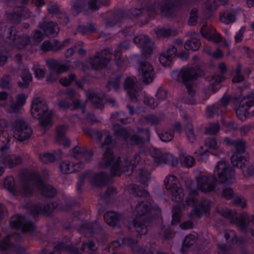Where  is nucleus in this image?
Here are the masks:
<instances>
[{
  "mask_svg": "<svg viewBox=\"0 0 254 254\" xmlns=\"http://www.w3.org/2000/svg\"><path fill=\"white\" fill-rule=\"evenodd\" d=\"M83 131L85 133L100 143L102 147L106 146V150L102 156L100 165L101 167L109 168L113 176H120L123 173H127V175H130L134 166L138 164L145 163L144 156L147 153L150 155L154 163L157 165L165 163L175 166L178 164V159L173 154L169 153L163 154L159 149L153 147H149L147 151H141L140 155H135L133 160L129 161L127 156L119 157L114 155L112 150L113 140L108 131L103 130L99 132L90 128H84Z\"/></svg>",
  "mask_w": 254,
  "mask_h": 254,
  "instance_id": "1",
  "label": "nucleus"
},
{
  "mask_svg": "<svg viewBox=\"0 0 254 254\" xmlns=\"http://www.w3.org/2000/svg\"><path fill=\"white\" fill-rule=\"evenodd\" d=\"M129 191L136 195L130 202V207L127 208L128 212L134 217L129 221V225L133 227L138 235L142 236L147 232L145 224L150 217L159 216L161 210L157 205L151 202L148 191L143 188L133 185L129 187Z\"/></svg>",
  "mask_w": 254,
  "mask_h": 254,
  "instance_id": "2",
  "label": "nucleus"
},
{
  "mask_svg": "<svg viewBox=\"0 0 254 254\" xmlns=\"http://www.w3.org/2000/svg\"><path fill=\"white\" fill-rule=\"evenodd\" d=\"M213 173L214 176L202 175L195 178V181L188 188L189 196L186 200L188 207L196 206L198 190L205 193L216 191V177H217L218 182L221 183H232L235 181V171L230 167L229 162L224 159L217 162L215 166Z\"/></svg>",
  "mask_w": 254,
  "mask_h": 254,
  "instance_id": "3",
  "label": "nucleus"
},
{
  "mask_svg": "<svg viewBox=\"0 0 254 254\" xmlns=\"http://www.w3.org/2000/svg\"><path fill=\"white\" fill-rule=\"evenodd\" d=\"M48 174L47 169L43 170V175L33 171L30 173L29 177L22 181L18 186H16L13 177L8 176L3 180V188L17 198L28 197L37 193L47 197H53L56 194V190L52 186L45 184L42 179Z\"/></svg>",
  "mask_w": 254,
  "mask_h": 254,
  "instance_id": "4",
  "label": "nucleus"
},
{
  "mask_svg": "<svg viewBox=\"0 0 254 254\" xmlns=\"http://www.w3.org/2000/svg\"><path fill=\"white\" fill-rule=\"evenodd\" d=\"M166 188L172 196V199L178 204L173 209L172 221L173 225L178 224L180 220L182 211L188 209L186 201L184 200V193L181 188L178 179L174 175L166 177L164 180Z\"/></svg>",
  "mask_w": 254,
  "mask_h": 254,
  "instance_id": "5",
  "label": "nucleus"
},
{
  "mask_svg": "<svg viewBox=\"0 0 254 254\" xmlns=\"http://www.w3.org/2000/svg\"><path fill=\"white\" fill-rule=\"evenodd\" d=\"M4 30L3 34L0 31V34L3 37L15 40L14 42L15 48L18 50H25L32 51L35 49V46H37L44 38V35L39 29L35 30L32 36L30 37L26 35H23L16 38L17 31L14 27L11 26L7 28L3 27Z\"/></svg>",
  "mask_w": 254,
  "mask_h": 254,
  "instance_id": "6",
  "label": "nucleus"
},
{
  "mask_svg": "<svg viewBox=\"0 0 254 254\" xmlns=\"http://www.w3.org/2000/svg\"><path fill=\"white\" fill-rule=\"evenodd\" d=\"M224 142L229 146L233 147V155L231 160L233 166L240 169L245 176H251L254 172V167L246 157L241 154L245 151V142L241 139L234 140L229 137L224 139Z\"/></svg>",
  "mask_w": 254,
  "mask_h": 254,
  "instance_id": "7",
  "label": "nucleus"
},
{
  "mask_svg": "<svg viewBox=\"0 0 254 254\" xmlns=\"http://www.w3.org/2000/svg\"><path fill=\"white\" fill-rule=\"evenodd\" d=\"M201 71L197 66L189 65L185 67L181 70L173 71L171 73V77L175 80L183 82L188 90L189 95L191 97L190 99H187V102L190 105L196 103L193 96L195 94V87L193 81L200 76Z\"/></svg>",
  "mask_w": 254,
  "mask_h": 254,
  "instance_id": "8",
  "label": "nucleus"
},
{
  "mask_svg": "<svg viewBox=\"0 0 254 254\" xmlns=\"http://www.w3.org/2000/svg\"><path fill=\"white\" fill-rule=\"evenodd\" d=\"M70 155L78 161L62 162L60 165V168L63 174H70L80 171L83 168L84 163L88 162L91 160L93 153L85 147L76 146L70 151Z\"/></svg>",
  "mask_w": 254,
  "mask_h": 254,
  "instance_id": "9",
  "label": "nucleus"
},
{
  "mask_svg": "<svg viewBox=\"0 0 254 254\" xmlns=\"http://www.w3.org/2000/svg\"><path fill=\"white\" fill-rule=\"evenodd\" d=\"M31 114L34 119L38 120L42 127L46 128L52 124L53 111L42 98H36L32 100Z\"/></svg>",
  "mask_w": 254,
  "mask_h": 254,
  "instance_id": "10",
  "label": "nucleus"
},
{
  "mask_svg": "<svg viewBox=\"0 0 254 254\" xmlns=\"http://www.w3.org/2000/svg\"><path fill=\"white\" fill-rule=\"evenodd\" d=\"M115 135L122 140L129 141L131 144H141L148 141L150 138V132L147 129L144 130L141 136L132 135V132L128 129L123 128L119 125L114 126Z\"/></svg>",
  "mask_w": 254,
  "mask_h": 254,
  "instance_id": "11",
  "label": "nucleus"
},
{
  "mask_svg": "<svg viewBox=\"0 0 254 254\" xmlns=\"http://www.w3.org/2000/svg\"><path fill=\"white\" fill-rule=\"evenodd\" d=\"M217 211L221 216L230 219L231 223L236 224L243 231L246 230L248 220L251 221L254 224V215L248 218L244 216L238 217L235 211L231 210L226 207H218L217 208Z\"/></svg>",
  "mask_w": 254,
  "mask_h": 254,
  "instance_id": "12",
  "label": "nucleus"
},
{
  "mask_svg": "<svg viewBox=\"0 0 254 254\" xmlns=\"http://www.w3.org/2000/svg\"><path fill=\"white\" fill-rule=\"evenodd\" d=\"M236 114L241 121L254 115V93L242 98L236 110Z\"/></svg>",
  "mask_w": 254,
  "mask_h": 254,
  "instance_id": "13",
  "label": "nucleus"
},
{
  "mask_svg": "<svg viewBox=\"0 0 254 254\" xmlns=\"http://www.w3.org/2000/svg\"><path fill=\"white\" fill-rule=\"evenodd\" d=\"M12 127L13 135H11L12 140L11 143L13 142L14 139L23 141L30 137L32 134L31 127L22 119H18L14 121L12 123Z\"/></svg>",
  "mask_w": 254,
  "mask_h": 254,
  "instance_id": "14",
  "label": "nucleus"
},
{
  "mask_svg": "<svg viewBox=\"0 0 254 254\" xmlns=\"http://www.w3.org/2000/svg\"><path fill=\"white\" fill-rule=\"evenodd\" d=\"M108 179V175L104 172L94 174L90 171H87L79 177L77 190H79L81 189V183L84 181H87L94 186L101 187L107 183Z\"/></svg>",
  "mask_w": 254,
  "mask_h": 254,
  "instance_id": "15",
  "label": "nucleus"
},
{
  "mask_svg": "<svg viewBox=\"0 0 254 254\" xmlns=\"http://www.w3.org/2000/svg\"><path fill=\"white\" fill-rule=\"evenodd\" d=\"M218 68L221 72L220 75H214L207 77L206 80L209 82V85L207 89H205L203 93L205 96V100L207 99L210 95L214 93L217 90L216 85L224 80L223 74L226 71L227 66L224 63L219 64Z\"/></svg>",
  "mask_w": 254,
  "mask_h": 254,
  "instance_id": "16",
  "label": "nucleus"
},
{
  "mask_svg": "<svg viewBox=\"0 0 254 254\" xmlns=\"http://www.w3.org/2000/svg\"><path fill=\"white\" fill-rule=\"evenodd\" d=\"M11 227L23 232L32 233L35 230V225L29 219L24 216L16 215L10 219Z\"/></svg>",
  "mask_w": 254,
  "mask_h": 254,
  "instance_id": "17",
  "label": "nucleus"
},
{
  "mask_svg": "<svg viewBox=\"0 0 254 254\" xmlns=\"http://www.w3.org/2000/svg\"><path fill=\"white\" fill-rule=\"evenodd\" d=\"M111 57V50L110 49H105L100 53H98L94 58L90 60V66L83 65L82 69L85 70L90 67L95 69L102 68L110 61Z\"/></svg>",
  "mask_w": 254,
  "mask_h": 254,
  "instance_id": "18",
  "label": "nucleus"
},
{
  "mask_svg": "<svg viewBox=\"0 0 254 254\" xmlns=\"http://www.w3.org/2000/svg\"><path fill=\"white\" fill-rule=\"evenodd\" d=\"M46 64L48 67L52 70L51 72L48 75L47 80L48 81H53L58 79L60 74L70 69L68 62L64 64H60L54 59H49L47 61Z\"/></svg>",
  "mask_w": 254,
  "mask_h": 254,
  "instance_id": "19",
  "label": "nucleus"
},
{
  "mask_svg": "<svg viewBox=\"0 0 254 254\" xmlns=\"http://www.w3.org/2000/svg\"><path fill=\"white\" fill-rule=\"evenodd\" d=\"M138 71L143 82L146 84L152 82L155 78V72L154 67L152 64L147 61L140 63Z\"/></svg>",
  "mask_w": 254,
  "mask_h": 254,
  "instance_id": "20",
  "label": "nucleus"
},
{
  "mask_svg": "<svg viewBox=\"0 0 254 254\" xmlns=\"http://www.w3.org/2000/svg\"><path fill=\"white\" fill-rule=\"evenodd\" d=\"M124 88L132 102H135L138 100L141 88L137 84V80L135 78L127 77L124 83Z\"/></svg>",
  "mask_w": 254,
  "mask_h": 254,
  "instance_id": "21",
  "label": "nucleus"
},
{
  "mask_svg": "<svg viewBox=\"0 0 254 254\" xmlns=\"http://www.w3.org/2000/svg\"><path fill=\"white\" fill-rule=\"evenodd\" d=\"M228 96H224L221 99L219 104L208 106L206 110V115L209 118H212L215 115H221L226 111V106L230 101Z\"/></svg>",
  "mask_w": 254,
  "mask_h": 254,
  "instance_id": "22",
  "label": "nucleus"
},
{
  "mask_svg": "<svg viewBox=\"0 0 254 254\" xmlns=\"http://www.w3.org/2000/svg\"><path fill=\"white\" fill-rule=\"evenodd\" d=\"M134 42L144 55H150L154 48V43L145 35H139L134 39Z\"/></svg>",
  "mask_w": 254,
  "mask_h": 254,
  "instance_id": "23",
  "label": "nucleus"
},
{
  "mask_svg": "<svg viewBox=\"0 0 254 254\" xmlns=\"http://www.w3.org/2000/svg\"><path fill=\"white\" fill-rule=\"evenodd\" d=\"M8 126L7 121L4 119H0V147L2 151H5L8 148V144L12 140L11 135L6 130Z\"/></svg>",
  "mask_w": 254,
  "mask_h": 254,
  "instance_id": "24",
  "label": "nucleus"
},
{
  "mask_svg": "<svg viewBox=\"0 0 254 254\" xmlns=\"http://www.w3.org/2000/svg\"><path fill=\"white\" fill-rule=\"evenodd\" d=\"M8 144V148L5 151H2L0 147V164H2L9 168H13L16 165L19 164L21 161V158L18 155L13 154H7L9 148Z\"/></svg>",
  "mask_w": 254,
  "mask_h": 254,
  "instance_id": "25",
  "label": "nucleus"
},
{
  "mask_svg": "<svg viewBox=\"0 0 254 254\" xmlns=\"http://www.w3.org/2000/svg\"><path fill=\"white\" fill-rule=\"evenodd\" d=\"M10 237L13 239L14 237L7 236L0 241V250L3 254H11L24 251V248L19 246H15L10 240Z\"/></svg>",
  "mask_w": 254,
  "mask_h": 254,
  "instance_id": "26",
  "label": "nucleus"
},
{
  "mask_svg": "<svg viewBox=\"0 0 254 254\" xmlns=\"http://www.w3.org/2000/svg\"><path fill=\"white\" fill-rule=\"evenodd\" d=\"M212 206V202L206 199H202L197 206L195 207L189 214V217L193 219L200 218L204 214L208 213Z\"/></svg>",
  "mask_w": 254,
  "mask_h": 254,
  "instance_id": "27",
  "label": "nucleus"
},
{
  "mask_svg": "<svg viewBox=\"0 0 254 254\" xmlns=\"http://www.w3.org/2000/svg\"><path fill=\"white\" fill-rule=\"evenodd\" d=\"M177 52V48L173 46L163 51L159 56L160 64L164 66H170L176 57Z\"/></svg>",
  "mask_w": 254,
  "mask_h": 254,
  "instance_id": "28",
  "label": "nucleus"
},
{
  "mask_svg": "<svg viewBox=\"0 0 254 254\" xmlns=\"http://www.w3.org/2000/svg\"><path fill=\"white\" fill-rule=\"evenodd\" d=\"M69 41V39H66L62 43H61L57 40L52 41L46 40L41 44L40 47L41 50L43 51H56L61 49L64 47L68 46Z\"/></svg>",
  "mask_w": 254,
  "mask_h": 254,
  "instance_id": "29",
  "label": "nucleus"
},
{
  "mask_svg": "<svg viewBox=\"0 0 254 254\" xmlns=\"http://www.w3.org/2000/svg\"><path fill=\"white\" fill-rule=\"evenodd\" d=\"M202 36L208 41L218 43L221 40L220 35L216 32L215 29L210 25L204 24L201 29Z\"/></svg>",
  "mask_w": 254,
  "mask_h": 254,
  "instance_id": "30",
  "label": "nucleus"
},
{
  "mask_svg": "<svg viewBox=\"0 0 254 254\" xmlns=\"http://www.w3.org/2000/svg\"><path fill=\"white\" fill-rule=\"evenodd\" d=\"M87 100L90 102L96 108H101L106 100L109 104L114 106L116 105V101L114 99H107L99 97L93 91L88 92L87 94Z\"/></svg>",
  "mask_w": 254,
  "mask_h": 254,
  "instance_id": "31",
  "label": "nucleus"
},
{
  "mask_svg": "<svg viewBox=\"0 0 254 254\" xmlns=\"http://www.w3.org/2000/svg\"><path fill=\"white\" fill-rule=\"evenodd\" d=\"M241 13L242 11L239 8L225 11L220 14V20L225 24H232L236 21V17Z\"/></svg>",
  "mask_w": 254,
  "mask_h": 254,
  "instance_id": "32",
  "label": "nucleus"
},
{
  "mask_svg": "<svg viewBox=\"0 0 254 254\" xmlns=\"http://www.w3.org/2000/svg\"><path fill=\"white\" fill-rule=\"evenodd\" d=\"M20 13H16V11H19L16 8L14 9L13 12L7 13L6 15L7 18L15 23H19L22 19H26L30 16V13L29 10L25 8H20Z\"/></svg>",
  "mask_w": 254,
  "mask_h": 254,
  "instance_id": "33",
  "label": "nucleus"
},
{
  "mask_svg": "<svg viewBox=\"0 0 254 254\" xmlns=\"http://www.w3.org/2000/svg\"><path fill=\"white\" fill-rule=\"evenodd\" d=\"M135 242L129 238H125L120 240L114 241L110 244L107 249L104 250V254H114L116 252V248L122 245L132 246Z\"/></svg>",
  "mask_w": 254,
  "mask_h": 254,
  "instance_id": "34",
  "label": "nucleus"
},
{
  "mask_svg": "<svg viewBox=\"0 0 254 254\" xmlns=\"http://www.w3.org/2000/svg\"><path fill=\"white\" fill-rule=\"evenodd\" d=\"M67 129V127L65 125H60L56 129V141L65 147H68L70 144L69 141L65 136V133Z\"/></svg>",
  "mask_w": 254,
  "mask_h": 254,
  "instance_id": "35",
  "label": "nucleus"
},
{
  "mask_svg": "<svg viewBox=\"0 0 254 254\" xmlns=\"http://www.w3.org/2000/svg\"><path fill=\"white\" fill-rule=\"evenodd\" d=\"M27 97L22 94L16 96L15 102L12 99L11 104L8 109V112L11 113H19L23 106L25 104Z\"/></svg>",
  "mask_w": 254,
  "mask_h": 254,
  "instance_id": "36",
  "label": "nucleus"
},
{
  "mask_svg": "<svg viewBox=\"0 0 254 254\" xmlns=\"http://www.w3.org/2000/svg\"><path fill=\"white\" fill-rule=\"evenodd\" d=\"M130 46V43L128 41H125L123 43L120 44L115 51V54L114 55V60L116 62L117 64L119 67L122 66L125 61L123 57L121 55V49L127 50Z\"/></svg>",
  "mask_w": 254,
  "mask_h": 254,
  "instance_id": "37",
  "label": "nucleus"
},
{
  "mask_svg": "<svg viewBox=\"0 0 254 254\" xmlns=\"http://www.w3.org/2000/svg\"><path fill=\"white\" fill-rule=\"evenodd\" d=\"M40 27L47 36L55 37L59 32V27L53 22H44L40 24Z\"/></svg>",
  "mask_w": 254,
  "mask_h": 254,
  "instance_id": "38",
  "label": "nucleus"
},
{
  "mask_svg": "<svg viewBox=\"0 0 254 254\" xmlns=\"http://www.w3.org/2000/svg\"><path fill=\"white\" fill-rule=\"evenodd\" d=\"M62 156V153L61 151L58 150L52 153L45 152L40 153L39 155V158L42 163H48L53 162L57 159H59Z\"/></svg>",
  "mask_w": 254,
  "mask_h": 254,
  "instance_id": "39",
  "label": "nucleus"
},
{
  "mask_svg": "<svg viewBox=\"0 0 254 254\" xmlns=\"http://www.w3.org/2000/svg\"><path fill=\"white\" fill-rule=\"evenodd\" d=\"M173 9V5L171 3H163V2H157L154 4L149 10L151 12H157L160 11L166 15H169Z\"/></svg>",
  "mask_w": 254,
  "mask_h": 254,
  "instance_id": "40",
  "label": "nucleus"
},
{
  "mask_svg": "<svg viewBox=\"0 0 254 254\" xmlns=\"http://www.w3.org/2000/svg\"><path fill=\"white\" fill-rule=\"evenodd\" d=\"M104 218L108 224L114 226L122 219V215L114 211H109L105 214Z\"/></svg>",
  "mask_w": 254,
  "mask_h": 254,
  "instance_id": "41",
  "label": "nucleus"
},
{
  "mask_svg": "<svg viewBox=\"0 0 254 254\" xmlns=\"http://www.w3.org/2000/svg\"><path fill=\"white\" fill-rule=\"evenodd\" d=\"M58 105L60 108L62 109H65L67 107L71 108L72 109H80L82 114H84L85 113V103L81 101H73V107H71V106H70L68 102L66 101H60L58 103Z\"/></svg>",
  "mask_w": 254,
  "mask_h": 254,
  "instance_id": "42",
  "label": "nucleus"
},
{
  "mask_svg": "<svg viewBox=\"0 0 254 254\" xmlns=\"http://www.w3.org/2000/svg\"><path fill=\"white\" fill-rule=\"evenodd\" d=\"M12 96L4 91L0 92V107H5L8 111L12 102Z\"/></svg>",
  "mask_w": 254,
  "mask_h": 254,
  "instance_id": "43",
  "label": "nucleus"
},
{
  "mask_svg": "<svg viewBox=\"0 0 254 254\" xmlns=\"http://www.w3.org/2000/svg\"><path fill=\"white\" fill-rule=\"evenodd\" d=\"M137 179L140 183L146 185L151 179L149 171L145 169H140L138 171Z\"/></svg>",
  "mask_w": 254,
  "mask_h": 254,
  "instance_id": "44",
  "label": "nucleus"
},
{
  "mask_svg": "<svg viewBox=\"0 0 254 254\" xmlns=\"http://www.w3.org/2000/svg\"><path fill=\"white\" fill-rule=\"evenodd\" d=\"M50 211V207L49 204L44 205L43 204H37L31 207V213L33 215L48 213Z\"/></svg>",
  "mask_w": 254,
  "mask_h": 254,
  "instance_id": "45",
  "label": "nucleus"
},
{
  "mask_svg": "<svg viewBox=\"0 0 254 254\" xmlns=\"http://www.w3.org/2000/svg\"><path fill=\"white\" fill-rule=\"evenodd\" d=\"M21 77L23 82H19L18 83V85L21 87L25 88L32 81V74L30 73H29V71L27 69H25L22 72Z\"/></svg>",
  "mask_w": 254,
  "mask_h": 254,
  "instance_id": "46",
  "label": "nucleus"
},
{
  "mask_svg": "<svg viewBox=\"0 0 254 254\" xmlns=\"http://www.w3.org/2000/svg\"><path fill=\"white\" fill-rule=\"evenodd\" d=\"M200 45L199 41L195 38H192L186 42L184 48L187 50H197Z\"/></svg>",
  "mask_w": 254,
  "mask_h": 254,
  "instance_id": "47",
  "label": "nucleus"
},
{
  "mask_svg": "<svg viewBox=\"0 0 254 254\" xmlns=\"http://www.w3.org/2000/svg\"><path fill=\"white\" fill-rule=\"evenodd\" d=\"M196 240V236L194 235H187L182 245V251L183 253L187 252V249L191 246L195 242Z\"/></svg>",
  "mask_w": 254,
  "mask_h": 254,
  "instance_id": "48",
  "label": "nucleus"
},
{
  "mask_svg": "<svg viewBox=\"0 0 254 254\" xmlns=\"http://www.w3.org/2000/svg\"><path fill=\"white\" fill-rule=\"evenodd\" d=\"M108 0H89L88 8L92 11L98 10L101 6L105 4Z\"/></svg>",
  "mask_w": 254,
  "mask_h": 254,
  "instance_id": "49",
  "label": "nucleus"
},
{
  "mask_svg": "<svg viewBox=\"0 0 254 254\" xmlns=\"http://www.w3.org/2000/svg\"><path fill=\"white\" fill-rule=\"evenodd\" d=\"M185 131L188 140L190 143H193L196 140V136L194 133L193 129L191 124L188 123L185 127Z\"/></svg>",
  "mask_w": 254,
  "mask_h": 254,
  "instance_id": "50",
  "label": "nucleus"
},
{
  "mask_svg": "<svg viewBox=\"0 0 254 254\" xmlns=\"http://www.w3.org/2000/svg\"><path fill=\"white\" fill-rule=\"evenodd\" d=\"M121 88L120 78L117 77L115 79L109 81L107 84V88L108 90H113L117 91Z\"/></svg>",
  "mask_w": 254,
  "mask_h": 254,
  "instance_id": "51",
  "label": "nucleus"
},
{
  "mask_svg": "<svg viewBox=\"0 0 254 254\" xmlns=\"http://www.w3.org/2000/svg\"><path fill=\"white\" fill-rule=\"evenodd\" d=\"M205 145L210 149L217 150L219 148L220 144L215 138L209 137L206 139Z\"/></svg>",
  "mask_w": 254,
  "mask_h": 254,
  "instance_id": "52",
  "label": "nucleus"
},
{
  "mask_svg": "<svg viewBox=\"0 0 254 254\" xmlns=\"http://www.w3.org/2000/svg\"><path fill=\"white\" fill-rule=\"evenodd\" d=\"M225 238L228 242H231L232 244H237L239 241L236 238L235 232L231 230L225 231Z\"/></svg>",
  "mask_w": 254,
  "mask_h": 254,
  "instance_id": "53",
  "label": "nucleus"
},
{
  "mask_svg": "<svg viewBox=\"0 0 254 254\" xmlns=\"http://www.w3.org/2000/svg\"><path fill=\"white\" fill-rule=\"evenodd\" d=\"M122 20L123 19L121 17L115 16L107 21L106 26L107 28H112L117 26H119Z\"/></svg>",
  "mask_w": 254,
  "mask_h": 254,
  "instance_id": "54",
  "label": "nucleus"
},
{
  "mask_svg": "<svg viewBox=\"0 0 254 254\" xmlns=\"http://www.w3.org/2000/svg\"><path fill=\"white\" fill-rule=\"evenodd\" d=\"M181 159L183 165L187 168L192 167L195 162L194 158L190 155L182 156Z\"/></svg>",
  "mask_w": 254,
  "mask_h": 254,
  "instance_id": "55",
  "label": "nucleus"
},
{
  "mask_svg": "<svg viewBox=\"0 0 254 254\" xmlns=\"http://www.w3.org/2000/svg\"><path fill=\"white\" fill-rule=\"evenodd\" d=\"M112 119L113 121L121 122L123 124H127L129 122L127 121L125 113L124 112H120L113 114Z\"/></svg>",
  "mask_w": 254,
  "mask_h": 254,
  "instance_id": "56",
  "label": "nucleus"
},
{
  "mask_svg": "<svg viewBox=\"0 0 254 254\" xmlns=\"http://www.w3.org/2000/svg\"><path fill=\"white\" fill-rule=\"evenodd\" d=\"M159 136L162 141L168 142L173 138L174 133L171 130H168L159 134Z\"/></svg>",
  "mask_w": 254,
  "mask_h": 254,
  "instance_id": "57",
  "label": "nucleus"
},
{
  "mask_svg": "<svg viewBox=\"0 0 254 254\" xmlns=\"http://www.w3.org/2000/svg\"><path fill=\"white\" fill-rule=\"evenodd\" d=\"M144 103L145 105L150 107L151 108H155L158 105V102L155 101L154 98L149 95H145Z\"/></svg>",
  "mask_w": 254,
  "mask_h": 254,
  "instance_id": "58",
  "label": "nucleus"
},
{
  "mask_svg": "<svg viewBox=\"0 0 254 254\" xmlns=\"http://www.w3.org/2000/svg\"><path fill=\"white\" fill-rule=\"evenodd\" d=\"M79 32L85 34L88 32H92L95 30L94 26L91 24H87L86 25H80L78 28Z\"/></svg>",
  "mask_w": 254,
  "mask_h": 254,
  "instance_id": "59",
  "label": "nucleus"
},
{
  "mask_svg": "<svg viewBox=\"0 0 254 254\" xmlns=\"http://www.w3.org/2000/svg\"><path fill=\"white\" fill-rule=\"evenodd\" d=\"M160 122V119L155 117L153 115H148L144 117V121L143 123L150 125H155L158 124Z\"/></svg>",
  "mask_w": 254,
  "mask_h": 254,
  "instance_id": "60",
  "label": "nucleus"
},
{
  "mask_svg": "<svg viewBox=\"0 0 254 254\" xmlns=\"http://www.w3.org/2000/svg\"><path fill=\"white\" fill-rule=\"evenodd\" d=\"M155 33L158 37H166L172 34L170 29L164 28H157Z\"/></svg>",
  "mask_w": 254,
  "mask_h": 254,
  "instance_id": "61",
  "label": "nucleus"
},
{
  "mask_svg": "<svg viewBox=\"0 0 254 254\" xmlns=\"http://www.w3.org/2000/svg\"><path fill=\"white\" fill-rule=\"evenodd\" d=\"M244 80V77L241 74V67L238 65L233 73V82H240Z\"/></svg>",
  "mask_w": 254,
  "mask_h": 254,
  "instance_id": "62",
  "label": "nucleus"
},
{
  "mask_svg": "<svg viewBox=\"0 0 254 254\" xmlns=\"http://www.w3.org/2000/svg\"><path fill=\"white\" fill-rule=\"evenodd\" d=\"M154 249L151 247L150 248L147 247L145 248H139L138 251L139 254H166L163 252L157 251L154 253Z\"/></svg>",
  "mask_w": 254,
  "mask_h": 254,
  "instance_id": "63",
  "label": "nucleus"
},
{
  "mask_svg": "<svg viewBox=\"0 0 254 254\" xmlns=\"http://www.w3.org/2000/svg\"><path fill=\"white\" fill-rule=\"evenodd\" d=\"M156 97L160 101H163L166 99L167 97V91L165 89L162 87H159L156 92Z\"/></svg>",
  "mask_w": 254,
  "mask_h": 254,
  "instance_id": "64",
  "label": "nucleus"
}]
</instances>
